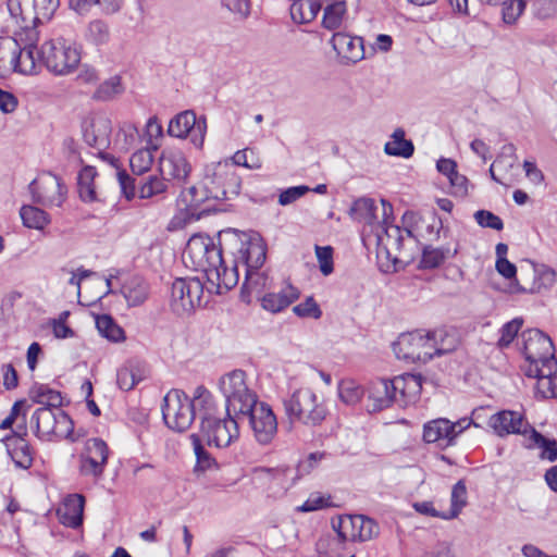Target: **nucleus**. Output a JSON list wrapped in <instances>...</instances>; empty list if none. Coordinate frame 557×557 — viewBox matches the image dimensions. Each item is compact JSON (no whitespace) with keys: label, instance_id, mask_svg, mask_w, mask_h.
Listing matches in <instances>:
<instances>
[{"label":"nucleus","instance_id":"f257e3e1","mask_svg":"<svg viewBox=\"0 0 557 557\" xmlns=\"http://www.w3.org/2000/svg\"><path fill=\"white\" fill-rule=\"evenodd\" d=\"M37 54L42 66L57 76L71 74L81 62L79 49L61 36L45 41Z\"/></svg>","mask_w":557,"mask_h":557},{"label":"nucleus","instance_id":"f03ea898","mask_svg":"<svg viewBox=\"0 0 557 557\" xmlns=\"http://www.w3.org/2000/svg\"><path fill=\"white\" fill-rule=\"evenodd\" d=\"M287 417L308 426L320 425L327 416L323 403L318 401L317 395L307 387L296 389L283 400Z\"/></svg>","mask_w":557,"mask_h":557},{"label":"nucleus","instance_id":"7ed1b4c3","mask_svg":"<svg viewBox=\"0 0 557 557\" xmlns=\"http://www.w3.org/2000/svg\"><path fill=\"white\" fill-rule=\"evenodd\" d=\"M82 129L84 140L89 146L99 150L98 158L102 162L108 163L115 170V174H127L126 171L121 168L119 159L103 151L111 143L112 123L109 116L104 113H94L83 121Z\"/></svg>","mask_w":557,"mask_h":557},{"label":"nucleus","instance_id":"20e7f679","mask_svg":"<svg viewBox=\"0 0 557 557\" xmlns=\"http://www.w3.org/2000/svg\"><path fill=\"white\" fill-rule=\"evenodd\" d=\"M206 188L200 181L181 191L176 201L180 213L171 220L172 227H183L215 211L213 207L207 205L210 199Z\"/></svg>","mask_w":557,"mask_h":557},{"label":"nucleus","instance_id":"39448f33","mask_svg":"<svg viewBox=\"0 0 557 557\" xmlns=\"http://www.w3.org/2000/svg\"><path fill=\"white\" fill-rule=\"evenodd\" d=\"M21 32L15 34V40L17 41V51L13 53L11 67L14 72L24 75H34L38 73V69L42 65L39 62L38 50L36 49V42L39 38L37 28L29 27L27 18L22 15Z\"/></svg>","mask_w":557,"mask_h":557},{"label":"nucleus","instance_id":"423d86ee","mask_svg":"<svg viewBox=\"0 0 557 557\" xmlns=\"http://www.w3.org/2000/svg\"><path fill=\"white\" fill-rule=\"evenodd\" d=\"M162 417L173 431L185 432L195 420L194 407L189 396L182 389H171L163 398Z\"/></svg>","mask_w":557,"mask_h":557},{"label":"nucleus","instance_id":"0eeeda50","mask_svg":"<svg viewBox=\"0 0 557 557\" xmlns=\"http://www.w3.org/2000/svg\"><path fill=\"white\" fill-rule=\"evenodd\" d=\"M246 373L234 370L220 379L219 387L226 400V416L230 412L239 414L249 405L255 404L258 396L246 384Z\"/></svg>","mask_w":557,"mask_h":557},{"label":"nucleus","instance_id":"6e6552de","mask_svg":"<svg viewBox=\"0 0 557 557\" xmlns=\"http://www.w3.org/2000/svg\"><path fill=\"white\" fill-rule=\"evenodd\" d=\"M240 422L247 420L253 436L261 445L270 444L277 433V420L272 408L258 399L237 414Z\"/></svg>","mask_w":557,"mask_h":557},{"label":"nucleus","instance_id":"1a4fd4ad","mask_svg":"<svg viewBox=\"0 0 557 557\" xmlns=\"http://www.w3.org/2000/svg\"><path fill=\"white\" fill-rule=\"evenodd\" d=\"M240 423L239 417L230 412L227 418L202 417L200 432L208 445L214 444L216 447H227L234 440L238 438Z\"/></svg>","mask_w":557,"mask_h":557},{"label":"nucleus","instance_id":"9d476101","mask_svg":"<svg viewBox=\"0 0 557 557\" xmlns=\"http://www.w3.org/2000/svg\"><path fill=\"white\" fill-rule=\"evenodd\" d=\"M206 285L199 277H180L172 283L171 308L177 314L190 312L201 306Z\"/></svg>","mask_w":557,"mask_h":557},{"label":"nucleus","instance_id":"9b49d317","mask_svg":"<svg viewBox=\"0 0 557 557\" xmlns=\"http://www.w3.org/2000/svg\"><path fill=\"white\" fill-rule=\"evenodd\" d=\"M207 121L205 116L197 117L193 110H186L176 114L169 123L168 134L176 138L190 136L196 148H201L205 143Z\"/></svg>","mask_w":557,"mask_h":557},{"label":"nucleus","instance_id":"f8f14e48","mask_svg":"<svg viewBox=\"0 0 557 557\" xmlns=\"http://www.w3.org/2000/svg\"><path fill=\"white\" fill-rule=\"evenodd\" d=\"M472 424V420L468 418L459 419L451 422L446 418H438L429 421L423 426V440L426 443H438L443 446L454 444L455 438ZM474 426H478L474 423Z\"/></svg>","mask_w":557,"mask_h":557},{"label":"nucleus","instance_id":"ddd939ff","mask_svg":"<svg viewBox=\"0 0 557 557\" xmlns=\"http://www.w3.org/2000/svg\"><path fill=\"white\" fill-rule=\"evenodd\" d=\"M185 253H188L195 262L205 270L220 269L225 263L221 243L216 245L209 236H193L187 243Z\"/></svg>","mask_w":557,"mask_h":557},{"label":"nucleus","instance_id":"4468645a","mask_svg":"<svg viewBox=\"0 0 557 557\" xmlns=\"http://www.w3.org/2000/svg\"><path fill=\"white\" fill-rule=\"evenodd\" d=\"M428 332L421 330L401 334L393 344V350L398 359L428 362L432 360L428 348Z\"/></svg>","mask_w":557,"mask_h":557},{"label":"nucleus","instance_id":"2eb2a0df","mask_svg":"<svg viewBox=\"0 0 557 557\" xmlns=\"http://www.w3.org/2000/svg\"><path fill=\"white\" fill-rule=\"evenodd\" d=\"M522 352L530 366L548 361L554 357L555 346L550 337L539 329H529L521 333Z\"/></svg>","mask_w":557,"mask_h":557},{"label":"nucleus","instance_id":"dca6fc26","mask_svg":"<svg viewBox=\"0 0 557 557\" xmlns=\"http://www.w3.org/2000/svg\"><path fill=\"white\" fill-rule=\"evenodd\" d=\"M28 188L34 201L44 206H61L66 191L61 176H37Z\"/></svg>","mask_w":557,"mask_h":557},{"label":"nucleus","instance_id":"f3484780","mask_svg":"<svg viewBox=\"0 0 557 557\" xmlns=\"http://www.w3.org/2000/svg\"><path fill=\"white\" fill-rule=\"evenodd\" d=\"M488 425L498 436L520 434L525 442L534 429L525 419L524 414L515 410H502L488 419Z\"/></svg>","mask_w":557,"mask_h":557},{"label":"nucleus","instance_id":"a211bd4d","mask_svg":"<svg viewBox=\"0 0 557 557\" xmlns=\"http://www.w3.org/2000/svg\"><path fill=\"white\" fill-rule=\"evenodd\" d=\"M232 235L234 238L240 243V247L238 252L240 255V259L246 268V275L249 273L253 275V271L259 270L267 258V246L259 238H249L244 242L239 238L238 233L235 230L222 231L219 233V238L222 236Z\"/></svg>","mask_w":557,"mask_h":557},{"label":"nucleus","instance_id":"6ab92c4d","mask_svg":"<svg viewBox=\"0 0 557 557\" xmlns=\"http://www.w3.org/2000/svg\"><path fill=\"white\" fill-rule=\"evenodd\" d=\"M393 380L380 379L371 383L367 408L369 412H379L394 403H399Z\"/></svg>","mask_w":557,"mask_h":557},{"label":"nucleus","instance_id":"aec40b11","mask_svg":"<svg viewBox=\"0 0 557 557\" xmlns=\"http://www.w3.org/2000/svg\"><path fill=\"white\" fill-rule=\"evenodd\" d=\"M330 42L336 54L346 62L357 63L366 57L361 37H354L346 33H335Z\"/></svg>","mask_w":557,"mask_h":557},{"label":"nucleus","instance_id":"412c9836","mask_svg":"<svg viewBox=\"0 0 557 557\" xmlns=\"http://www.w3.org/2000/svg\"><path fill=\"white\" fill-rule=\"evenodd\" d=\"M205 276L207 278L206 289L210 294L222 295L237 285V265L228 269L224 263L223 268L205 270Z\"/></svg>","mask_w":557,"mask_h":557},{"label":"nucleus","instance_id":"4be33fe9","mask_svg":"<svg viewBox=\"0 0 557 557\" xmlns=\"http://www.w3.org/2000/svg\"><path fill=\"white\" fill-rule=\"evenodd\" d=\"M399 405L416 401L422 389L423 377L421 374L406 373L393 379Z\"/></svg>","mask_w":557,"mask_h":557},{"label":"nucleus","instance_id":"5701e85b","mask_svg":"<svg viewBox=\"0 0 557 557\" xmlns=\"http://www.w3.org/2000/svg\"><path fill=\"white\" fill-rule=\"evenodd\" d=\"M146 377V364L136 359L126 361L116 372V383L121 389L126 392L133 389Z\"/></svg>","mask_w":557,"mask_h":557},{"label":"nucleus","instance_id":"b1692460","mask_svg":"<svg viewBox=\"0 0 557 557\" xmlns=\"http://www.w3.org/2000/svg\"><path fill=\"white\" fill-rule=\"evenodd\" d=\"M459 251L458 240H454V246L446 244L441 247H433L428 245L422 250L420 260V268L422 269H436L442 265L447 259H453Z\"/></svg>","mask_w":557,"mask_h":557},{"label":"nucleus","instance_id":"393cba45","mask_svg":"<svg viewBox=\"0 0 557 557\" xmlns=\"http://www.w3.org/2000/svg\"><path fill=\"white\" fill-rule=\"evenodd\" d=\"M85 497L82 494H71L63 503V508L59 509L60 521L72 529H76L83 523Z\"/></svg>","mask_w":557,"mask_h":557},{"label":"nucleus","instance_id":"a878e982","mask_svg":"<svg viewBox=\"0 0 557 557\" xmlns=\"http://www.w3.org/2000/svg\"><path fill=\"white\" fill-rule=\"evenodd\" d=\"M428 339V348L431 350L432 359L449 354L458 346L456 335L445 329L429 331Z\"/></svg>","mask_w":557,"mask_h":557},{"label":"nucleus","instance_id":"bb28decb","mask_svg":"<svg viewBox=\"0 0 557 557\" xmlns=\"http://www.w3.org/2000/svg\"><path fill=\"white\" fill-rule=\"evenodd\" d=\"M55 421L57 409L50 407L38 408L30 418V423L36 428V435L44 441H53Z\"/></svg>","mask_w":557,"mask_h":557},{"label":"nucleus","instance_id":"cd10ccee","mask_svg":"<svg viewBox=\"0 0 557 557\" xmlns=\"http://www.w3.org/2000/svg\"><path fill=\"white\" fill-rule=\"evenodd\" d=\"M300 296L298 288L288 285L278 293H269L262 297V307L271 312H280L297 300Z\"/></svg>","mask_w":557,"mask_h":557},{"label":"nucleus","instance_id":"c85d7f7f","mask_svg":"<svg viewBox=\"0 0 557 557\" xmlns=\"http://www.w3.org/2000/svg\"><path fill=\"white\" fill-rule=\"evenodd\" d=\"M160 174H190L191 165L180 150L163 152L159 160Z\"/></svg>","mask_w":557,"mask_h":557},{"label":"nucleus","instance_id":"c756f323","mask_svg":"<svg viewBox=\"0 0 557 557\" xmlns=\"http://www.w3.org/2000/svg\"><path fill=\"white\" fill-rule=\"evenodd\" d=\"M522 445L527 449L541 448L540 458L543 460L557 461V440L546 437L535 429Z\"/></svg>","mask_w":557,"mask_h":557},{"label":"nucleus","instance_id":"7c9ffc66","mask_svg":"<svg viewBox=\"0 0 557 557\" xmlns=\"http://www.w3.org/2000/svg\"><path fill=\"white\" fill-rule=\"evenodd\" d=\"M360 515H345L332 519V528L337 533L341 542L358 541Z\"/></svg>","mask_w":557,"mask_h":557},{"label":"nucleus","instance_id":"2f4dec72","mask_svg":"<svg viewBox=\"0 0 557 557\" xmlns=\"http://www.w3.org/2000/svg\"><path fill=\"white\" fill-rule=\"evenodd\" d=\"M29 397L34 403L42 405V407H50L51 409H60L63 405L61 393L46 384H34L29 391Z\"/></svg>","mask_w":557,"mask_h":557},{"label":"nucleus","instance_id":"473e14b6","mask_svg":"<svg viewBox=\"0 0 557 557\" xmlns=\"http://www.w3.org/2000/svg\"><path fill=\"white\" fill-rule=\"evenodd\" d=\"M322 9V3L315 0H295L290 5V16L295 23L312 22Z\"/></svg>","mask_w":557,"mask_h":557},{"label":"nucleus","instance_id":"72a5a7b5","mask_svg":"<svg viewBox=\"0 0 557 557\" xmlns=\"http://www.w3.org/2000/svg\"><path fill=\"white\" fill-rule=\"evenodd\" d=\"M384 151L388 156L409 158L414 152V146L411 140L405 138L403 128H396L391 136V140L385 144Z\"/></svg>","mask_w":557,"mask_h":557},{"label":"nucleus","instance_id":"f704fd0d","mask_svg":"<svg viewBox=\"0 0 557 557\" xmlns=\"http://www.w3.org/2000/svg\"><path fill=\"white\" fill-rule=\"evenodd\" d=\"M190 401L194 407L195 416L198 414L201 419L202 417L215 418V405L213 401V397L211 393L203 386L199 385L196 387L194 397L190 398Z\"/></svg>","mask_w":557,"mask_h":557},{"label":"nucleus","instance_id":"c9c22d12","mask_svg":"<svg viewBox=\"0 0 557 557\" xmlns=\"http://www.w3.org/2000/svg\"><path fill=\"white\" fill-rule=\"evenodd\" d=\"M84 38L88 44L96 47L109 44L111 38L109 24L101 18L90 21L86 26Z\"/></svg>","mask_w":557,"mask_h":557},{"label":"nucleus","instance_id":"e433bc0d","mask_svg":"<svg viewBox=\"0 0 557 557\" xmlns=\"http://www.w3.org/2000/svg\"><path fill=\"white\" fill-rule=\"evenodd\" d=\"M194 453L196 456V466L194 472H206L208 470H216L219 465L215 458L205 448L200 436L196 433L190 435Z\"/></svg>","mask_w":557,"mask_h":557},{"label":"nucleus","instance_id":"4c0bfd02","mask_svg":"<svg viewBox=\"0 0 557 557\" xmlns=\"http://www.w3.org/2000/svg\"><path fill=\"white\" fill-rule=\"evenodd\" d=\"M20 215L23 225L27 228L41 231L50 223L48 213L34 206L24 205L20 210Z\"/></svg>","mask_w":557,"mask_h":557},{"label":"nucleus","instance_id":"58836bf2","mask_svg":"<svg viewBox=\"0 0 557 557\" xmlns=\"http://www.w3.org/2000/svg\"><path fill=\"white\" fill-rule=\"evenodd\" d=\"M376 206L371 198H360L350 208V215L355 221L372 225L376 221Z\"/></svg>","mask_w":557,"mask_h":557},{"label":"nucleus","instance_id":"ea45409f","mask_svg":"<svg viewBox=\"0 0 557 557\" xmlns=\"http://www.w3.org/2000/svg\"><path fill=\"white\" fill-rule=\"evenodd\" d=\"M323 7L324 13L322 18V26L329 30L339 28L343 22V17L347 11L346 2L344 0H338L324 4Z\"/></svg>","mask_w":557,"mask_h":557},{"label":"nucleus","instance_id":"a19ab883","mask_svg":"<svg viewBox=\"0 0 557 557\" xmlns=\"http://www.w3.org/2000/svg\"><path fill=\"white\" fill-rule=\"evenodd\" d=\"M467 494L465 480H459L451 490L450 509L442 515V519L450 520L457 518L462 508L467 505Z\"/></svg>","mask_w":557,"mask_h":557},{"label":"nucleus","instance_id":"79ce46f5","mask_svg":"<svg viewBox=\"0 0 557 557\" xmlns=\"http://www.w3.org/2000/svg\"><path fill=\"white\" fill-rule=\"evenodd\" d=\"M11 444L8 451L15 465L22 469H28L33 463V453L28 442L23 437H17V441Z\"/></svg>","mask_w":557,"mask_h":557},{"label":"nucleus","instance_id":"37998d69","mask_svg":"<svg viewBox=\"0 0 557 557\" xmlns=\"http://www.w3.org/2000/svg\"><path fill=\"white\" fill-rule=\"evenodd\" d=\"M59 4V0H32L34 15L29 20L33 23L30 27L36 28L37 24L50 21Z\"/></svg>","mask_w":557,"mask_h":557},{"label":"nucleus","instance_id":"c03bdc74","mask_svg":"<svg viewBox=\"0 0 557 557\" xmlns=\"http://www.w3.org/2000/svg\"><path fill=\"white\" fill-rule=\"evenodd\" d=\"M96 327L103 337L111 342L119 343L125 338L123 329L109 314L98 315L96 318Z\"/></svg>","mask_w":557,"mask_h":557},{"label":"nucleus","instance_id":"a18cd8bd","mask_svg":"<svg viewBox=\"0 0 557 557\" xmlns=\"http://www.w3.org/2000/svg\"><path fill=\"white\" fill-rule=\"evenodd\" d=\"M516 147L513 144H506L502 147V150L497 158L490 166V174H495V171L508 172L513 169L517 163Z\"/></svg>","mask_w":557,"mask_h":557},{"label":"nucleus","instance_id":"49530a36","mask_svg":"<svg viewBox=\"0 0 557 557\" xmlns=\"http://www.w3.org/2000/svg\"><path fill=\"white\" fill-rule=\"evenodd\" d=\"M222 164H224V166H227L230 164L243 166L248 170H258L261 168V162L259 158L255 154L253 150L248 148L244 150H238L230 159H225L224 161H220L218 163L219 166H221Z\"/></svg>","mask_w":557,"mask_h":557},{"label":"nucleus","instance_id":"de8ad7c7","mask_svg":"<svg viewBox=\"0 0 557 557\" xmlns=\"http://www.w3.org/2000/svg\"><path fill=\"white\" fill-rule=\"evenodd\" d=\"M552 363L548 361H540L537 364L529 366L527 371V375L531 377H536L542 386L548 384V379H556V370H557V360L554 357L549 359Z\"/></svg>","mask_w":557,"mask_h":557},{"label":"nucleus","instance_id":"09e8293b","mask_svg":"<svg viewBox=\"0 0 557 557\" xmlns=\"http://www.w3.org/2000/svg\"><path fill=\"white\" fill-rule=\"evenodd\" d=\"M153 148L149 147L137 150L129 158L132 174H145L153 163Z\"/></svg>","mask_w":557,"mask_h":557},{"label":"nucleus","instance_id":"8fccbe9b","mask_svg":"<svg viewBox=\"0 0 557 557\" xmlns=\"http://www.w3.org/2000/svg\"><path fill=\"white\" fill-rule=\"evenodd\" d=\"M228 176H202V183L207 187L210 200H226L225 186Z\"/></svg>","mask_w":557,"mask_h":557},{"label":"nucleus","instance_id":"3c124183","mask_svg":"<svg viewBox=\"0 0 557 557\" xmlns=\"http://www.w3.org/2000/svg\"><path fill=\"white\" fill-rule=\"evenodd\" d=\"M139 138V132L135 124L125 122L121 125L115 138V145L122 150H128L135 146Z\"/></svg>","mask_w":557,"mask_h":557},{"label":"nucleus","instance_id":"603ef678","mask_svg":"<svg viewBox=\"0 0 557 557\" xmlns=\"http://www.w3.org/2000/svg\"><path fill=\"white\" fill-rule=\"evenodd\" d=\"M123 294L129 306H139L147 298V285L144 282L133 281L123 287Z\"/></svg>","mask_w":557,"mask_h":557},{"label":"nucleus","instance_id":"864d4df0","mask_svg":"<svg viewBox=\"0 0 557 557\" xmlns=\"http://www.w3.org/2000/svg\"><path fill=\"white\" fill-rule=\"evenodd\" d=\"M122 91L123 87L121 84V78L119 76H113L99 85L92 98L100 101H108L113 99Z\"/></svg>","mask_w":557,"mask_h":557},{"label":"nucleus","instance_id":"5fc2aeb1","mask_svg":"<svg viewBox=\"0 0 557 557\" xmlns=\"http://www.w3.org/2000/svg\"><path fill=\"white\" fill-rule=\"evenodd\" d=\"M496 271L507 280H513L510 283V289L512 293H525L527 288L521 286L516 278L517 267L508 259H496L495 262Z\"/></svg>","mask_w":557,"mask_h":557},{"label":"nucleus","instance_id":"6e6d98bb","mask_svg":"<svg viewBox=\"0 0 557 557\" xmlns=\"http://www.w3.org/2000/svg\"><path fill=\"white\" fill-rule=\"evenodd\" d=\"M363 391L354 381L342 380L338 384V396L346 405H356L362 397Z\"/></svg>","mask_w":557,"mask_h":557},{"label":"nucleus","instance_id":"4d7b16f0","mask_svg":"<svg viewBox=\"0 0 557 557\" xmlns=\"http://www.w3.org/2000/svg\"><path fill=\"white\" fill-rule=\"evenodd\" d=\"M53 440L71 438L74 431V422L63 410L57 409V421L53 430Z\"/></svg>","mask_w":557,"mask_h":557},{"label":"nucleus","instance_id":"13d9d810","mask_svg":"<svg viewBox=\"0 0 557 557\" xmlns=\"http://www.w3.org/2000/svg\"><path fill=\"white\" fill-rule=\"evenodd\" d=\"M327 456L325 451H314L310 453L306 458L298 461L296 467V478L294 480H299L305 475H308L313 471L319 463Z\"/></svg>","mask_w":557,"mask_h":557},{"label":"nucleus","instance_id":"bf43d9fd","mask_svg":"<svg viewBox=\"0 0 557 557\" xmlns=\"http://www.w3.org/2000/svg\"><path fill=\"white\" fill-rule=\"evenodd\" d=\"M331 495H325L320 492H313L309 495L307 500L297 510L300 512H311L332 507Z\"/></svg>","mask_w":557,"mask_h":557},{"label":"nucleus","instance_id":"052dcab7","mask_svg":"<svg viewBox=\"0 0 557 557\" xmlns=\"http://www.w3.org/2000/svg\"><path fill=\"white\" fill-rule=\"evenodd\" d=\"M85 455L106 466L109 457L108 445L101 438H90L86 443Z\"/></svg>","mask_w":557,"mask_h":557},{"label":"nucleus","instance_id":"680f3d73","mask_svg":"<svg viewBox=\"0 0 557 557\" xmlns=\"http://www.w3.org/2000/svg\"><path fill=\"white\" fill-rule=\"evenodd\" d=\"M522 324V318H515L511 321L505 323L500 329V337L497 342V346L499 348H507L518 335Z\"/></svg>","mask_w":557,"mask_h":557},{"label":"nucleus","instance_id":"e2e57ef3","mask_svg":"<svg viewBox=\"0 0 557 557\" xmlns=\"http://www.w3.org/2000/svg\"><path fill=\"white\" fill-rule=\"evenodd\" d=\"M525 9L524 0H507L503 2L502 15L504 23L512 25Z\"/></svg>","mask_w":557,"mask_h":557},{"label":"nucleus","instance_id":"0e129e2a","mask_svg":"<svg viewBox=\"0 0 557 557\" xmlns=\"http://www.w3.org/2000/svg\"><path fill=\"white\" fill-rule=\"evenodd\" d=\"M315 256L319 262V269L325 276L330 275L334 271L333 253L334 249L331 246H319L314 247Z\"/></svg>","mask_w":557,"mask_h":557},{"label":"nucleus","instance_id":"69168bd1","mask_svg":"<svg viewBox=\"0 0 557 557\" xmlns=\"http://www.w3.org/2000/svg\"><path fill=\"white\" fill-rule=\"evenodd\" d=\"M293 312L299 318H313L318 320L322 317V310L313 296H308L305 301L295 306Z\"/></svg>","mask_w":557,"mask_h":557},{"label":"nucleus","instance_id":"338daca9","mask_svg":"<svg viewBox=\"0 0 557 557\" xmlns=\"http://www.w3.org/2000/svg\"><path fill=\"white\" fill-rule=\"evenodd\" d=\"M166 189L164 176H148V181L141 183L139 198H150L153 195L163 193Z\"/></svg>","mask_w":557,"mask_h":557},{"label":"nucleus","instance_id":"774afa93","mask_svg":"<svg viewBox=\"0 0 557 557\" xmlns=\"http://www.w3.org/2000/svg\"><path fill=\"white\" fill-rule=\"evenodd\" d=\"M474 220L481 227L484 228H492L495 231H502L504 228L503 220L488 210H478L474 213Z\"/></svg>","mask_w":557,"mask_h":557}]
</instances>
